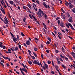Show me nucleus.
<instances>
[{"mask_svg": "<svg viewBox=\"0 0 75 75\" xmlns=\"http://www.w3.org/2000/svg\"><path fill=\"white\" fill-rule=\"evenodd\" d=\"M45 14V13L43 11L41 10V9H39V11H38L37 13L38 16L40 18H41L42 16L43 17Z\"/></svg>", "mask_w": 75, "mask_h": 75, "instance_id": "obj_1", "label": "nucleus"}, {"mask_svg": "<svg viewBox=\"0 0 75 75\" xmlns=\"http://www.w3.org/2000/svg\"><path fill=\"white\" fill-rule=\"evenodd\" d=\"M4 20L3 22H4L5 24H8V20L7 19V18H6V16H5V18H4Z\"/></svg>", "mask_w": 75, "mask_h": 75, "instance_id": "obj_2", "label": "nucleus"}, {"mask_svg": "<svg viewBox=\"0 0 75 75\" xmlns=\"http://www.w3.org/2000/svg\"><path fill=\"white\" fill-rule=\"evenodd\" d=\"M12 38L13 41V42H15L16 44H17V42H16L17 41V38L14 37H13Z\"/></svg>", "mask_w": 75, "mask_h": 75, "instance_id": "obj_3", "label": "nucleus"}, {"mask_svg": "<svg viewBox=\"0 0 75 75\" xmlns=\"http://www.w3.org/2000/svg\"><path fill=\"white\" fill-rule=\"evenodd\" d=\"M72 18L71 17H70L68 21L69 22H70V23H72L73 21H72Z\"/></svg>", "mask_w": 75, "mask_h": 75, "instance_id": "obj_4", "label": "nucleus"}, {"mask_svg": "<svg viewBox=\"0 0 75 75\" xmlns=\"http://www.w3.org/2000/svg\"><path fill=\"white\" fill-rule=\"evenodd\" d=\"M54 67H55V68L58 71V72H59V70H58V69L59 68L58 66H57V65H55Z\"/></svg>", "mask_w": 75, "mask_h": 75, "instance_id": "obj_5", "label": "nucleus"}, {"mask_svg": "<svg viewBox=\"0 0 75 75\" xmlns=\"http://www.w3.org/2000/svg\"><path fill=\"white\" fill-rule=\"evenodd\" d=\"M26 44L27 45H29L31 44V42L29 41V40H28L26 41Z\"/></svg>", "mask_w": 75, "mask_h": 75, "instance_id": "obj_6", "label": "nucleus"}, {"mask_svg": "<svg viewBox=\"0 0 75 75\" xmlns=\"http://www.w3.org/2000/svg\"><path fill=\"white\" fill-rule=\"evenodd\" d=\"M73 7L74 5H72V4L70 3V5H69V8H73Z\"/></svg>", "mask_w": 75, "mask_h": 75, "instance_id": "obj_7", "label": "nucleus"}, {"mask_svg": "<svg viewBox=\"0 0 75 75\" xmlns=\"http://www.w3.org/2000/svg\"><path fill=\"white\" fill-rule=\"evenodd\" d=\"M66 3H65V4L67 6H69L70 4H71V3L69 2V3L67 2V1H65Z\"/></svg>", "mask_w": 75, "mask_h": 75, "instance_id": "obj_8", "label": "nucleus"}, {"mask_svg": "<svg viewBox=\"0 0 75 75\" xmlns=\"http://www.w3.org/2000/svg\"><path fill=\"white\" fill-rule=\"evenodd\" d=\"M43 4L44 6H45L46 8H48V5H46V4H45V2H43Z\"/></svg>", "mask_w": 75, "mask_h": 75, "instance_id": "obj_9", "label": "nucleus"}, {"mask_svg": "<svg viewBox=\"0 0 75 75\" xmlns=\"http://www.w3.org/2000/svg\"><path fill=\"white\" fill-rule=\"evenodd\" d=\"M43 17H44L45 19L47 20V15L45 13V14L43 16Z\"/></svg>", "mask_w": 75, "mask_h": 75, "instance_id": "obj_10", "label": "nucleus"}, {"mask_svg": "<svg viewBox=\"0 0 75 75\" xmlns=\"http://www.w3.org/2000/svg\"><path fill=\"white\" fill-rule=\"evenodd\" d=\"M1 10L3 14H5V12H4V10L3 8H1Z\"/></svg>", "mask_w": 75, "mask_h": 75, "instance_id": "obj_11", "label": "nucleus"}, {"mask_svg": "<svg viewBox=\"0 0 75 75\" xmlns=\"http://www.w3.org/2000/svg\"><path fill=\"white\" fill-rule=\"evenodd\" d=\"M40 64L41 67H42V69H44V70H45V69H46V68L45 67H44V66H42V65L41 63H40Z\"/></svg>", "mask_w": 75, "mask_h": 75, "instance_id": "obj_12", "label": "nucleus"}, {"mask_svg": "<svg viewBox=\"0 0 75 75\" xmlns=\"http://www.w3.org/2000/svg\"><path fill=\"white\" fill-rule=\"evenodd\" d=\"M33 64H37V60H34V61H33Z\"/></svg>", "mask_w": 75, "mask_h": 75, "instance_id": "obj_13", "label": "nucleus"}, {"mask_svg": "<svg viewBox=\"0 0 75 75\" xmlns=\"http://www.w3.org/2000/svg\"><path fill=\"white\" fill-rule=\"evenodd\" d=\"M71 54L73 55L74 58L75 59V53L74 52L71 53Z\"/></svg>", "mask_w": 75, "mask_h": 75, "instance_id": "obj_14", "label": "nucleus"}, {"mask_svg": "<svg viewBox=\"0 0 75 75\" xmlns=\"http://www.w3.org/2000/svg\"><path fill=\"white\" fill-rule=\"evenodd\" d=\"M44 63L45 64V67L46 68H48V65H47V64H45V62H44Z\"/></svg>", "mask_w": 75, "mask_h": 75, "instance_id": "obj_15", "label": "nucleus"}, {"mask_svg": "<svg viewBox=\"0 0 75 75\" xmlns=\"http://www.w3.org/2000/svg\"><path fill=\"white\" fill-rule=\"evenodd\" d=\"M9 3L12 5H13V3H14V2H13V1H10Z\"/></svg>", "mask_w": 75, "mask_h": 75, "instance_id": "obj_16", "label": "nucleus"}, {"mask_svg": "<svg viewBox=\"0 0 75 75\" xmlns=\"http://www.w3.org/2000/svg\"><path fill=\"white\" fill-rule=\"evenodd\" d=\"M60 26L61 27H64V25H63V23H62V22H61V23H60Z\"/></svg>", "mask_w": 75, "mask_h": 75, "instance_id": "obj_17", "label": "nucleus"}, {"mask_svg": "<svg viewBox=\"0 0 75 75\" xmlns=\"http://www.w3.org/2000/svg\"><path fill=\"white\" fill-rule=\"evenodd\" d=\"M0 47H1V48H3V43L2 42H0Z\"/></svg>", "mask_w": 75, "mask_h": 75, "instance_id": "obj_18", "label": "nucleus"}, {"mask_svg": "<svg viewBox=\"0 0 75 75\" xmlns=\"http://www.w3.org/2000/svg\"><path fill=\"white\" fill-rule=\"evenodd\" d=\"M27 6H28V7H29L31 9V5H30L29 4H27Z\"/></svg>", "mask_w": 75, "mask_h": 75, "instance_id": "obj_19", "label": "nucleus"}, {"mask_svg": "<svg viewBox=\"0 0 75 75\" xmlns=\"http://www.w3.org/2000/svg\"><path fill=\"white\" fill-rule=\"evenodd\" d=\"M62 67L63 68H64V69H66V67H65V65H64V64H62Z\"/></svg>", "mask_w": 75, "mask_h": 75, "instance_id": "obj_20", "label": "nucleus"}, {"mask_svg": "<svg viewBox=\"0 0 75 75\" xmlns=\"http://www.w3.org/2000/svg\"><path fill=\"white\" fill-rule=\"evenodd\" d=\"M33 54L34 55V56H35V57H37V54H35V52H33Z\"/></svg>", "mask_w": 75, "mask_h": 75, "instance_id": "obj_21", "label": "nucleus"}, {"mask_svg": "<svg viewBox=\"0 0 75 75\" xmlns=\"http://www.w3.org/2000/svg\"><path fill=\"white\" fill-rule=\"evenodd\" d=\"M68 25H69V26H70L71 27H72V25L71 24V23H68Z\"/></svg>", "mask_w": 75, "mask_h": 75, "instance_id": "obj_22", "label": "nucleus"}, {"mask_svg": "<svg viewBox=\"0 0 75 75\" xmlns=\"http://www.w3.org/2000/svg\"><path fill=\"white\" fill-rule=\"evenodd\" d=\"M13 1H14V2H16V3H18V1L17 0H15Z\"/></svg>", "mask_w": 75, "mask_h": 75, "instance_id": "obj_23", "label": "nucleus"}, {"mask_svg": "<svg viewBox=\"0 0 75 75\" xmlns=\"http://www.w3.org/2000/svg\"><path fill=\"white\" fill-rule=\"evenodd\" d=\"M28 62L30 65H31V64H33V63L32 62H31V61H29Z\"/></svg>", "mask_w": 75, "mask_h": 75, "instance_id": "obj_24", "label": "nucleus"}, {"mask_svg": "<svg viewBox=\"0 0 75 75\" xmlns=\"http://www.w3.org/2000/svg\"><path fill=\"white\" fill-rule=\"evenodd\" d=\"M66 25L67 27V28H69V25H68V24L66 23Z\"/></svg>", "mask_w": 75, "mask_h": 75, "instance_id": "obj_25", "label": "nucleus"}, {"mask_svg": "<svg viewBox=\"0 0 75 75\" xmlns=\"http://www.w3.org/2000/svg\"><path fill=\"white\" fill-rule=\"evenodd\" d=\"M18 50V48L17 47H16L15 49V51H17V50Z\"/></svg>", "mask_w": 75, "mask_h": 75, "instance_id": "obj_26", "label": "nucleus"}, {"mask_svg": "<svg viewBox=\"0 0 75 75\" xmlns=\"http://www.w3.org/2000/svg\"><path fill=\"white\" fill-rule=\"evenodd\" d=\"M48 40L50 41V42H51V39L50 38H47Z\"/></svg>", "mask_w": 75, "mask_h": 75, "instance_id": "obj_27", "label": "nucleus"}, {"mask_svg": "<svg viewBox=\"0 0 75 75\" xmlns=\"http://www.w3.org/2000/svg\"><path fill=\"white\" fill-rule=\"evenodd\" d=\"M43 26L44 28L47 27V26L45 24V23H43Z\"/></svg>", "mask_w": 75, "mask_h": 75, "instance_id": "obj_28", "label": "nucleus"}, {"mask_svg": "<svg viewBox=\"0 0 75 75\" xmlns=\"http://www.w3.org/2000/svg\"><path fill=\"white\" fill-rule=\"evenodd\" d=\"M1 3L2 5H3V3H4V1L3 0H2L1 1Z\"/></svg>", "mask_w": 75, "mask_h": 75, "instance_id": "obj_29", "label": "nucleus"}, {"mask_svg": "<svg viewBox=\"0 0 75 75\" xmlns=\"http://www.w3.org/2000/svg\"><path fill=\"white\" fill-rule=\"evenodd\" d=\"M26 20V18H23V22H24V23H25V20Z\"/></svg>", "mask_w": 75, "mask_h": 75, "instance_id": "obj_30", "label": "nucleus"}, {"mask_svg": "<svg viewBox=\"0 0 75 75\" xmlns=\"http://www.w3.org/2000/svg\"><path fill=\"white\" fill-rule=\"evenodd\" d=\"M21 35L23 37H25V35H24V33H21Z\"/></svg>", "mask_w": 75, "mask_h": 75, "instance_id": "obj_31", "label": "nucleus"}, {"mask_svg": "<svg viewBox=\"0 0 75 75\" xmlns=\"http://www.w3.org/2000/svg\"><path fill=\"white\" fill-rule=\"evenodd\" d=\"M72 11L73 12V13H75V8H74L72 10Z\"/></svg>", "mask_w": 75, "mask_h": 75, "instance_id": "obj_32", "label": "nucleus"}, {"mask_svg": "<svg viewBox=\"0 0 75 75\" xmlns=\"http://www.w3.org/2000/svg\"><path fill=\"white\" fill-rule=\"evenodd\" d=\"M47 63H48V64H51V61H47Z\"/></svg>", "mask_w": 75, "mask_h": 75, "instance_id": "obj_33", "label": "nucleus"}, {"mask_svg": "<svg viewBox=\"0 0 75 75\" xmlns=\"http://www.w3.org/2000/svg\"><path fill=\"white\" fill-rule=\"evenodd\" d=\"M50 44V42L49 41H47L46 42V44H47V45H49Z\"/></svg>", "mask_w": 75, "mask_h": 75, "instance_id": "obj_34", "label": "nucleus"}, {"mask_svg": "<svg viewBox=\"0 0 75 75\" xmlns=\"http://www.w3.org/2000/svg\"><path fill=\"white\" fill-rule=\"evenodd\" d=\"M41 56V57H42V59H44V57H44V54H42Z\"/></svg>", "mask_w": 75, "mask_h": 75, "instance_id": "obj_35", "label": "nucleus"}, {"mask_svg": "<svg viewBox=\"0 0 75 75\" xmlns=\"http://www.w3.org/2000/svg\"><path fill=\"white\" fill-rule=\"evenodd\" d=\"M63 18L64 19V20H65V15H63L62 16Z\"/></svg>", "mask_w": 75, "mask_h": 75, "instance_id": "obj_36", "label": "nucleus"}, {"mask_svg": "<svg viewBox=\"0 0 75 75\" xmlns=\"http://www.w3.org/2000/svg\"><path fill=\"white\" fill-rule=\"evenodd\" d=\"M22 70L23 71H24L25 70H26V69H25L24 68H22Z\"/></svg>", "mask_w": 75, "mask_h": 75, "instance_id": "obj_37", "label": "nucleus"}, {"mask_svg": "<svg viewBox=\"0 0 75 75\" xmlns=\"http://www.w3.org/2000/svg\"><path fill=\"white\" fill-rule=\"evenodd\" d=\"M11 35H12L13 38L14 37V35H13V33H11Z\"/></svg>", "mask_w": 75, "mask_h": 75, "instance_id": "obj_38", "label": "nucleus"}, {"mask_svg": "<svg viewBox=\"0 0 75 75\" xmlns=\"http://www.w3.org/2000/svg\"><path fill=\"white\" fill-rule=\"evenodd\" d=\"M21 72L22 74L23 75H25V74H24V73L23 71H21Z\"/></svg>", "mask_w": 75, "mask_h": 75, "instance_id": "obj_39", "label": "nucleus"}, {"mask_svg": "<svg viewBox=\"0 0 75 75\" xmlns=\"http://www.w3.org/2000/svg\"><path fill=\"white\" fill-rule=\"evenodd\" d=\"M29 17L30 18H31L32 19L33 18V17H32V16H31V15L30 14H29Z\"/></svg>", "mask_w": 75, "mask_h": 75, "instance_id": "obj_40", "label": "nucleus"}, {"mask_svg": "<svg viewBox=\"0 0 75 75\" xmlns=\"http://www.w3.org/2000/svg\"><path fill=\"white\" fill-rule=\"evenodd\" d=\"M32 16L33 18H34V20H36V18H35V17L33 15H32Z\"/></svg>", "mask_w": 75, "mask_h": 75, "instance_id": "obj_41", "label": "nucleus"}, {"mask_svg": "<svg viewBox=\"0 0 75 75\" xmlns=\"http://www.w3.org/2000/svg\"><path fill=\"white\" fill-rule=\"evenodd\" d=\"M16 36L17 37V39L19 40L20 38H19V37H18V35H17Z\"/></svg>", "mask_w": 75, "mask_h": 75, "instance_id": "obj_42", "label": "nucleus"}, {"mask_svg": "<svg viewBox=\"0 0 75 75\" xmlns=\"http://www.w3.org/2000/svg\"><path fill=\"white\" fill-rule=\"evenodd\" d=\"M62 51H63V52H65L64 51V47H62Z\"/></svg>", "mask_w": 75, "mask_h": 75, "instance_id": "obj_43", "label": "nucleus"}, {"mask_svg": "<svg viewBox=\"0 0 75 75\" xmlns=\"http://www.w3.org/2000/svg\"><path fill=\"white\" fill-rule=\"evenodd\" d=\"M18 46H19V48H21V45H20L19 44H18Z\"/></svg>", "mask_w": 75, "mask_h": 75, "instance_id": "obj_44", "label": "nucleus"}, {"mask_svg": "<svg viewBox=\"0 0 75 75\" xmlns=\"http://www.w3.org/2000/svg\"><path fill=\"white\" fill-rule=\"evenodd\" d=\"M34 8L35 9V7H34V6L35 7H36V5H35V4H34V5L33 6Z\"/></svg>", "mask_w": 75, "mask_h": 75, "instance_id": "obj_45", "label": "nucleus"}, {"mask_svg": "<svg viewBox=\"0 0 75 75\" xmlns=\"http://www.w3.org/2000/svg\"><path fill=\"white\" fill-rule=\"evenodd\" d=\"M46 51L47 52V53H49V52H50L49 50H46Z\"/></svg>", "mask_w": 75, "mask_h": 75, "instance_id": "obj_46", "label": "nucleus"}, {"mask_svg": "<svg viewBox=\"0 0 75 75\" xmlns=\"http://www.w3.org/2000/svg\"><path fill=\"white\" fill-rule=\"evenodd\" d=\"M59 59H60V61H61L62 62H63V60H62V59H61V58H59Z\"/></svg>", "mask_w": 75, "mask_h": 75, "instance_id": "obj_47", "label": "nucleus"}, {"mask_svg": "<svg viewBox=\"0 0 75 75\" xmlns=\"http://www.w3.org/2000/svg\"><path fill=\"white\" fill-rule=\"evenodd\" d=\"M34 51H37L38 50L37 49V48L35 47L34 48Z\"/></svg>", "mask_w": 75, "mask_h": 75, "instance_id": "obj_48", "label": "nucleus"}, {"mask_svg": "<svg viewBox=\"0 0 75 75\" xmlns=\"http://www.w3.org/2000/svg\"><path fill=\"white\" fill-rule=\"evenodd\" d=\"M57 62L58 64H61V62L59 60L57 61Z\"/></svg>", "mask_w": 75, "mask_h": 75, "instance_id": "obj_49", "label": "nucleus"}, {"mask_svg": "<svg viewBox=\"0 0 75 75\" xmlns=\"http://www.w3.org/2000/svg\"><path fill=\"white\" fill-rule=\"evenodd\" d=\"M58 23L59 25V23H60V21H59V20H58Z\"/></svg>", "mask_w": 75, "mask_h": 75, "instance_id": "obj_50", "label": "nucleus"}, {"mask_svg": "<svg viewBox=\"0 0 75 75\" xmlns=\"http://www.w3.org/2000/svg\"><path fill=\"white\" fill-rule=\"evenodd\" d=\"M23 45H24V46H25V47H26V48H27V46L26 45V44H25V43H23Z\"/></svg>", "mask_w": 75, "mask_h": 75, "instance_id": "obj_51", "label": "nucleus"}, {"mask_svg": "<svg viewBox=\"0 0 75 75\" xmlns=\"http://www.w3.org/2000/svg\"><path fill=\"white\" fill-rule=\"evenodd\" d=\"M51 73H52V74H55V72H54L53 71H52L51 72Z\"/></svg>", "mask_w": 75, "mask_h": 75, "instance_id": "obj_52", "label": "nucleus"}, {"mask_svg": "<svg viewBox=\"0 0 75 75\" xmlns=\"http://www.w3.org/2000/svg\"><path fill=\"white\" fill-rule=\"evenodd\" d=\"M22 66H23V68H25V65H24V64H22Z\"/></svg>", "mask_w": 75, "mask_h": 75, "instance_id": "obj_53", "label": "nucleus"}, {"mask_svg": "<svg viewBox=\"0 0 75 75\" xmlns=\"http://www.w3.org/2000/svg\"><path fill=\"white\" fill-rule=\"evenodd\" d=\"M32 58H33V59H35V57H34V56H33L32 57Z\"/></svg>", "mask_w": 75, "mask_h": 75, "instance_id": "obj_54", "label": "nucleus"}, {"mask_svg": "<svg viewBox=\"0 0 75 75\" xmlns=\"http://www.w3.org/2000/svg\"><path fill=\"white\" fill-rule=\"evenodd\" d=\"M36 2L38 4H40V2H39V1H36Z\"/></svg>", "mask_w": 75, "mask_h": 75, "instance_id": "obj_55", "label": "nucleus"}, {"mask_svg": "<svg viewBox=\"0 0 75 75\" xmlns=\"http://www.w3.org/2000/svg\"><path fill=\"white\" fill-rule=\"evenodd\" d=\"M69 31V30H68V29H66V31H67V32H68Z\"/></svg>", "mask_w": 75, "mask_h": 75, "instance_id": "obj_56", "label": "nucleus"}, {"mask_svg": "<svg viewBox=\"0 0 75 75\" xmlns=\"http://www.w3.org/2000/svg\"><path fill=\"white\" fill-rule=\"evenodd\" d=\"M58 72L60 75H62V74H61V72H59V71H58Z\"/></svg>", "mask_w": 75, "mask_h": 75, "instance_id": "obj_57", "label": "nucleus"}, {"mask_svg": "<svg viewBox=\"0 0 75 75\" xmlns=\"http://www.w3.org/2000/svg\"><path fill=\"white\" fill-rule=\"evenodd\" d=\"M55 52L56 53H58L59 52L57 50H55Z\"/></svg>", "mask_w": 75, "mask_h": 75, "instance_id": "obj_58", "label": "nucleus"}, {"mask_svg": "<svg viewBox=\"0 0 75 75\" xmlns=\"http://www.w3.org/2000/svg\"><path fill=\"white\" fill-rule=\"evenodd\" d=\"M23 9H26V7H25V6H23Z\"/></svg>", "mask_w": 75, "mask_h": 75, "instance_id": "obj_59", "label": "nucleus"}, {"mask_svg": "<svg viewBox=\"0 0 75 75\" xmlns=\"http://www.w3.org/2000/svg\"><path fill=\"white\" fill-rule=\"evenodd\" d=\"M35 40H36V41H38V39L36 38H35Z\"/></svg>", "mask_w": 75, "mask_h": 75, "instance_id": "obj_60", "label": "nucleus"}, {"mask_svg": "<svg viewBox=\"0 0 75 75\" xmlns=\"http://www.w3.org/2000/svg\"><path fill=\"white\" fill-rule=\"evenodd\" d=\"M3 47V48L4 49V50L6 49V47L5 46H4Z\"/></svg>", "mask_w": 75, "mask_h": 75, "instance_id": "obj_61", "label": "nucleus"}, {"mask_svg": "<svg viewBox=\"0 0 75 75\" xmlns=\"http://www.w3.org/2000/svg\"><path fill=\"white\" fill-rule=\"evenodd\" d=\"M71 29H72V30H75V29L73 27H71Z\"/></svg>", "mask_w": 75, "mask_h": 75, "instance_id": "obj_62", "label": "nucleus"}, {"mask_svg": "<svg viewBox=\"0 0 75 75\" xmlns=\"http://www.w3.org/2000/svg\"><path fill=\"white\" fill-rule=\"evenodd\" d=\"M64 58L65 59H66V60H68V58L66 57H65V58Z\"/></svg>", "mask_w": 75, "mask_h": 75, "instance_id": "obj_63", "label": "nucleus"}, {"mask_svg": "<svg viewBox=\"0 0 75 75\" xmlns=\"http://www.w3.org/2000/svg\"><path fill=\"white\" fill-rule=\"evenodd\" d=\"M6 65H7V66L9 67L10 66V65H9V64L8 63H6Z\"/></svg>", "mask_w": 75, "mask_h": 75, "instance_id": "obj_64", "label": "nucleus"}]
</instances>
